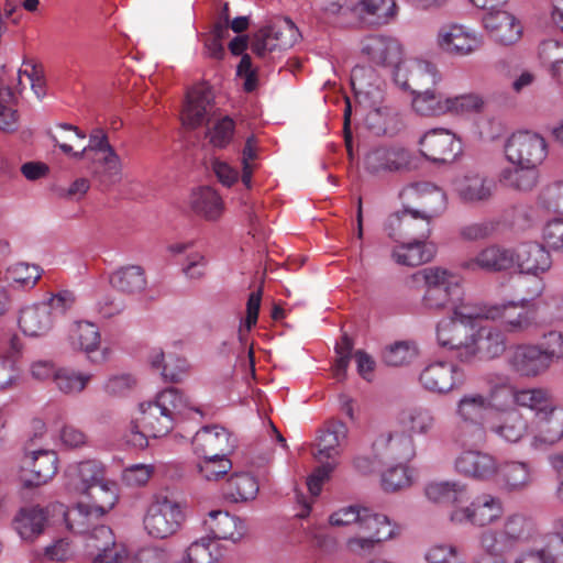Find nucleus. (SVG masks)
<instances>
[{"label": "nucleus", "instance_id": "26", "mask_svg": "<svg viewBox=\"0 0 563 563\" xmlns=\"http://www.w3.org/2000/svg\"><path fill=\"white\" fill-rule=\"evenodd\" d=\"M54 316L45 302L23 308L19 316L22 332L32 338L46 335L53 328Z\"/></svg>", "mask_w": 563, "mask_h": 563}, {"label": "nucleus", "instance_id": "15", "mask_svg": "<svg viewBox=\"0 0 563 563\" xmlns=\"http://www.w3.org/2000/svg\"><path fill=\"white\" fill-rule=\"evenodd\" d=\"M412 154L400 146L377 147L365 156V168L371 174L395 173L410 168Z\"/></svg>", "mask_w": 563, "mask_h": 563}, {"label": "nucleus", "instance_id": "14", "mask_svg": "<svg viewBox=\"0 0 563 563\" xmlns=\"http://www.w3.org/2000/svg\"><path fill=\"white\" fill-rule=\"evenodd\" d=\"M518 256L515 250L492 244L481 250L476 256L465 261L462 267L487 273L507 272L516 267Z\"/></svg>", "mask_w": 563, "mask_h": 563}, {"label": "nucleus", "instance_id": "25", "mask_svg": "<svg viewBox=\"0 0 563 563\" xmlns=\"http://www.w3.org/2000/svg\"><path fill=\"white\" fill-rule=\"evenodd\" d=\"M534 442L553 445L563 439V407L554 401L534 420Z\"/></svg>", "mask_w": 563, "mask_h": 563}, {"label": "nucleus", "instance_id": "4", "mask_svg": "<svg viewBox=\"0 0 563 563\" xmlns=\"http://www.w3.org/2000/svg\"><path fill=\"white\" fill-rule=\"evenodd\" d=\"M505 154L512 164L537 168L548 155V144L538 133L519 131L506 141Z\"/></svg>", "mask_w": 563, "mask_h": 563}, {"label": "nucleus", "instance_id": "54", "mask_svg": "<svg viewBox=\"0 0 563 563\" xmlns=\"http://www.w3.org/2000/svg\"><path fill=\"white\" fill-rule=\"evenodd\" d=\"M95 511L87 504H78L76 508L65 514L67 528L74 533L84 534L95 526Z\"/></svg>", "mask_w": 563, "mask_h": 563}, {"label": "nucleus", "instance_id": "7", "mask_svg": "<svg viewBox=\"0 0 563 563\" xmlns=\"http://www.w3.org/2000/svg\"><path fill=\"white\" fill-rule=\"evenodd\" d=\"M472 316L454 310V317L438 324L437 340L441 347L450 351L464 363V350L470 349L473 327L468 324Z\"/></svg>", "mask_w": 563, "mask_h": 563}, {"label": "nucleus", "instance_id": "48", "mask_svg": "<svg viewBox=\"0 0 563 563\" xmlns=\"http://www.w3.org/2000/svg\"><path fill=\"white\" fill-rule=\"evenodd\" d=\"M71 345L90 354L98 350L100 345V332L96 324L88 321L77 322L70 334Z\"/></svg>", "mask_w": 563, "mask_h": 563}, {"label": "nucleus", "instance_id": "58", "mask_svg": "<svg viewBox=\"0 0 563 563\" xmlns=\"http://www.w3.org/2000/svg\"><path fill=\"white\" fill-rule=\"evenodd\" d=\"M548 367L554 360L563 357V334L558 331H550L544 334L543 340L536 344Z\"/></svg>", "mask_w": 563, "mask_h": 563}, {"label": "nucleus", "instance_id": "8", "mask_svg": "<svg viewBox=\"0 0 563 563\" xmlns=\"http://www.w3.org/2000/svg\"><path fill=\"white\" fill-rule=\"evenodd\" d=\"M506 349L507 338L501 329L492 325L481 327L472 331L470 349L464 350V363L498 358Z\"/></svg>", "mask_w": 563, "mask_h": 563}, {"label": "nucleus", "instance_id": "37", "mask_svg": "<svg viewBox=\"0 0 563 563\" xmlns=\"http://www.w3.org/2000/svg\"><path fill=\"white\" fill-rule=\"evenodd\" d=\"M46 511L38 506L22 508L15 517V529L23 540L33 541L44 531Z\"/></svg>", "mask_w": 563, "mask_h": 563}, {"label": "nucleus", "instance_id": "12", "mask_svg": "<svg viewBox=\"0 0 563 563\" xmlns=\"http://www.w3.org/2000/svg\"><path fill=\"white\" fill-rule=\"evenodd\" d=\"M421 154L433 163H450L462 152L461 141L445 129L427 132L420 140Z\"/></svg>", "mask_w": 563, "mask_h": 563}, {"label": "nucleus", "instance_id": "21", "mask_svg": "<svg viewBox=\"0 0 563 563\" xmlns=\"http://www.w3.org/2000/svg\"><path fill=\"white\" fill-rule=\"evenodd\" d=\"M203 527L211 540L238 542L246 532L243 520L222 510H211L203 520Z\"/></svg>", "mask_w": 563, "mask_h": 563}, {"label": "nucleus", "instance_id": "19", "mask_svg": "<svg viewBox=\"0 0 563 563\" xmlns=\"http://www.w3.org/2000/svg\"><path fill=\"white\" fill-rule=\"evenodd\" d=\"M490 37L500 45H512L522 34V26L517 18L508 11L487 12L483 19Z\"/></svg>", "mask_w": 563, "mask_h": 563}, {"label": "nucleus", "instance_id": "39", "mask_svg": "<svg viewBox=\"0 0 563 563\" xmlns=\"http://www.w3.org/2000/svg\"><path fill=\"white\" fill-rule=\"evenodd\" d=\"M358 530L366 534L375 536L376 540H390L400 532V527L391 523L389 518L383 514L373 512L369 508H363V517Z\"/></svg>", "mask_w": 563, "mask_h": 563}, {"label": "nucleus", "instance_id": "57", "mask_svg": "<svg viewBox=\"0 0 563 563\" xmlns=\"http://www.w3.org/2000/svg\"><path fill=\"white\" fill-rule=\"evenodd\" d=\"M539 205L548 211L563 214V180L547 185L539 195Z\"/></svg>", "mask_w": 563, "mask_h": 563}, {"label": "nucleus", "instance_id": "47", "mask_svg": "<svg viewBox=\"0 0 563 563\" xmlns=\"http://www.w3.org/2000/svg\"><path fill=\"white\" fill-rule=\"evenodd\" d=\"M377 74L372 66L356 65L351 71V85L355 97L361 101L372 95L379 93Z\"/></svg>", "mask_w": 563, "mask_h": 563}, {"label": "nucleus", "instance_id": "53", "mask_svg": "<svg viewBox=\"0 0 563 563\" xmlns=\"http://www.w3.org/2000/svg\"><path fill=\"white\" fill-rule=\"evenodd\" d=\"M265 27L271 30L269 36L272 37V42L275 44V49L290 48L298 41V29L288 18L273 24H268Z\"/></svg>", "mask_w": 563, "mask_h": 563}, {"label": "nucleus", "instance_id": "45", "mask_svg": "<svg viewBox=\"0 0 563 563\" xmlns=\"http://www.w3.org/2000/svg\"><path fill=\"white\" fill-rule=\"evenodd\" d=\"M91 504H87L95 511V519L98 520L108 514L118 501L117 485L114 482L103 479L86 494Z\"/></svg>", "mask_w": 563, "mask_h": 563}, {"label": "nucleus", "instance_id": "22", "mask_svg": "<svg viewBox=\"0 0 563 563\" xmlns=\"http://www.w3.org/2000/svg\"><path fill=\"white\" fill-rule=\"evenodd\" d=\"M528 429V420L516 407L497 409L496 419L488 427L490 432L511 443L519 442L527 434Z\"/></svg>", "mask_w": 563, "mask_h": 563}, {"label": "nucleus", "instance_id": "24", "mask_svg": "<svg viewBox=\"0 0 563 563\" xmlns=\"http://www.w3.org/2000/svg\"><path fill=\"white\" fill-rule=\"evenodd\" d=\"M66 477L69 489L86 495L104 479V468L97 461L88 460L69 465Z\"/></svg>", "mask_w": 563, "mask_h": 563}, {"label": "nucleus", "instance_id": "32", "mask_svg": "<svg viewBox=\"0 0 563 563\" xmlns=\"http://www.w3.org/2000/svg\"><path fill=\"white\" fill-rule=\"evenodd\" d=\"M516 253L518 256L516 266L523 273L538 275L549 271L552 265L549 251L537 242L522 244Z\"/></svg>", "mask_w": 563, "mask_h": 563}, {"label": "nucleus", "instance_id": "3", "mask_svg": "<svg viewBox=\"0 0 563 563\" xmlns=\"http://www.w3.org/2000/svg\"><path fill=\"white\" fill-rule=\"evenodd\" d=\"M400 197L406 201L405 212L420 217L430 224L446 210L445 192L428 181L409 184L402 189Z\"/></svg>", "mask_w": 563, "mask_h": 563}, {"label": "nucleus", "instance_id": "56", "mask_svg": "<svg viewBox=\"0 0 563 563\" xmlns=\"http://www.w3.org/2000/svg\"><path fill=\"white\" fill-rule=\"evenodd\" d=\"M89 379V375L77 374L67 368H59L54 374L57 388L65 394L80 393L85 389Z\"/></svg>", "mask_w": 563, "mask_h": 563}, {"label": "nucleus", "instance_id": "23", "mask_svg": "<svg viewBox=\"0 0 563 563\" xmlns=\"http://www.w3.org/2000/svg\"><path fill=\"white\" fill-rule=\"evenodd\" d=\"M455 470L465 476L486 481L498 472L496 459L481 451H464L455 460Z\"/></svg>", "mask_w": 563, "mask_h": 563}, {"label": "nucleus", "instance_id": "46", "mask_svg": "<svg viewBox=\"0 0 563 563\" xmlns=\"http://www.w3.org/2000/svg\"><path fill=\"white\" fill-rule=\"evenodd\" d=\"M155 401L162 408V412L170 416L174 423H176L188 409L198 411V409L190 407L188 398L175 387H169L158 393L155 397Z\"/></svg>", "mask_w": 563, "mask_h": 563}, {"label": "nucleus", "instance_id": "2", "mask_svg": "<svg viewBox=\"0 0 563 563\" xmlns=\"http://www.w3.org/2000/svg\"><path fill=\"white\" fill-rule=\"evenodd\" d=\"M417 283L423 282L426 292L423 306L431 310H441L452 307L457 309L456 303L462 299V287L459 277L440 267H428L418 271L412 275Z\"/></svg>", "mask_w": 563, "mask_h": 563}, {"label": "nucleus", "instance_id": "52", "mask_svg": "<svg viewBox=\"0 0 563 563\" xmlns=\"http://www.w3.org/2000/svg\"><path fill=\"white\" fill-rule=\"evenodd\" d=\"M481 550L487 555H506L515 547L507 539L505 533L498 529L488 528L481 532L478 537Z\"/></svg>", "mask_w": 563, "mask_h": 563}, {"label": "nucleus", "instance_id": "17", "mask_svg": "<svg viewBox=\"0 0 563 563\" xmlns=\"http://www.w3.org/2000/svg\"><path fill=\"white\" fill-rule=\"evenodd\" d=\"M362 53L377 66L397 67L402 59L401 44L391 36L369 35L362 42Z\"/></svg>", "mask_w": 563, "mask_h": 563}, {"label": "nucleus", "instance_id": "28", "mask_svg": "<svg viewBox=\"0 0 563 563\" xmlns=\"http://www.w3.org/2000/svg\"><path fill=\"white\" fill-rule=\"evenodd\" d=\"M429 500L435 504L452 506L453 509L463 507L470 501L467 486L460 482H434L424 488Z\"/></svg>", "mask_w": 563, "mask_h": 563}, {"label": "nucleus", "instance_id": "35", "mask_svg": "<svg viewBox=\"0 0 563 563\" xmlns=\"http://www.w3.org/2000/svg\"><path fill=\"white\" fill-rule=\"evenodd\" d=\"M141 422L145 432L153 438L167 435L174 429V420L162 412L155 400L140 404Z\"/></svg>", "mask_w": 563, "mask_h": 563}, {"label": "nucleus", "instance_id": "27", "mask_svg": "<svg viewBox=\"0 0 563 563\" xmlns=\"http://www.w3.org/2000/svg\"><path fill=\"white\" fill-rule=\"evenodd\" d=\"M347 427L340 420L329 421L320 431L317 439L314 457L323 463V460L334 459L340 454V446L346 440Z\"/></svg>", "mask_w": 563, "mask_h": 563}, {"label": "nucleus", "instance_id": "51", "mask_svg": "<svg viewBox=\"0 0 563 563\" xmlns=\"http://www.w3.org/2000/svg\"><path fill=\"white\" fill-rule=\"evenodd\" d=\"M539 57L552 77L563 85V46L552 40L544 41L539 46Z\"/></svg>", "mask_w": 563, "mask_h": 563}, {"label": "nucleus", "instance_id": "42", "mask_svg": "<svg viewBox=\"0 0 563 563\" xmlns=\"http://www.w3.org/2000/svg\"><path fill=\"white\" fill-rule=\"evenodd\" d=\"M191 209L207 220H217L223 211V202L218 192L210 187H201L191 194Z\"/></svg>", "mask_w": 563, "mask_h": 563}, {"label": "nucleus", "instance_id": "43", "mask_svg": "<svg viewBox=\"0 0 563 563\" xmlns=\"http://www.w3.org/2000/svg\"><path fill=\"white\" fill-rule=\"evenodd\" d=\"M539 181V170L531 166L504 168L499 174V183L518 191H530Z\"/></svg>", "mask_w": 563, "mask_h": 563}, {"label": "nucleus", "instance_id": "33", "mask_svg": "<svg viewBox=\"0 0 563 563\" xmlns=\"http://www.w3.org/2000/svg\"><path fill=\"white\" fill-rule=\"evenodd\" d=\"M378 445L384 450L383 456L396 464H404L415 455V445L410 434L394 431L382 435Z\"/></svg>", "mask_w": 563, "mask_h": 563}, {"label": "nucleus", "instance_id": "62", "mask_svg": "<svg viewBox=\"0 0 563 563\" xmlns=\"http://www.w3.org/2000/svg\"><path fill=\"white\" fill-rule=\"evenodd\" d=\"M233 132L234 121L230 117H223L207 132V136L214 147L224 148L230 143Z\"/></svg>", "mask_w": 563, "mask_h": 563}, {"label": "nucleus", "instance_id": "34", "mask_svg": "<svg viewBox=\"0 0 563 563\" xmlns=\"http://www.w3.org/2000/svg\"><path fill=\"white\" fill-rule=\"evenodd\" d=\"M109 282L115 290L126 296L141 294L147 285L145 272L140 265L120 267L110 275Z\"/></svg>", "mask_w": 563, "mask_h": 563}, {"label": "nucleus", "instance_id": "18", "mask_svg": "<svg viewBox=\"0 0 563 563\" xmlns=\"http://www.w3.org/2000/svg\"><path fill=\"white\" fill-rule=\"evenodd\" d=\"M454 190L463 203L478 205L490 200L495 184L483 174L468 172L454 180Z\"/></svg>", "mask_w": 563, "mask_h": 563}, {"label": "nucleus", "instance_id": "40", "mask_svg": "<svg viewBox=\"0 0 563 563\" xmlns=\"http://www.w3.org/2000/svg\"><path fill=\"white\" fill-rule=\"evenodd\" d=\"M509 395L516 406L530 409L534 420L554 402L550 393L543 388L510 389Z\"/></svg>", "mask_w": 563, "mask_h": 563}, {"label": "nucleus", "instance_id": "10", "mask_svg": "<svg viewBox=\"0 0 563 563\" xmlns=\"http://www.w3.org/2000/svg\"><path fill=\"white\" fill-rule=\"evenodd\" d=\"M486 318L499 319L503 331L510 334H521L537 327V311L528 305L527 300L494 306L488 309Z\"/></svg>", "mask_w": 563, "mask_h": 563}, {"label": "nucleus", "instance_id": "63", "mask_svg": "<svg viewBox=\"0 0 563 563\" xmlns=\"http://www.w3.org/2000/svg\"><path fill=\"white\" fill-rule=\"evenodd\" d=\"M495 231V222L485 220L461 227L459 230V236L466 242H476L490 238Z\"/></svg>", "mask_w": 563, "mask_h": 563}, {"label": "nucleus", "instance_id": "64", "mask_svg": "<svg viewBox=\"0 0 563 563\" xmlns=\"http://www.w3.org/2000/svg\"><path fill=\"white\" fill-rule=\"evenodd\" d=\"M354 347L353 340L344 333L340 343L335 345V352L338 360L334 365V376L338 380H343L346 376V371L352 357V351Z\"/></svg>", "mask_w": 563, "mask_h": 563}, {"label": "nucleus", "instance_id": "55", "mask_svg": "<svg viewBox=\"0 0 563 563\" xmlns=\"http://www.w3.org/2000/svg\"><path fill=\"white\" fill-rule=\"evenodd\" d=\"M503 482L508 489L515 490L527 486L530 482V472L525 463L511 462L500 470Z\"/></svg>", "mask_w": 563, "mask_h": 563}, {"label": "nucleus", "instance_id": "59", "mask_svg": "<svg viewBox=\"0 0 563 563\" xmlns=\"http://www.w3.org/2000/svg\"><path fill=\"white\" fill-rule=\"evenodd\" d=\"M415 355L408 343L396 342L384 350L382 358L387 366L399 367L409 364Z\"/></svg>", "mask_w": 563, "mask_h": 563}, {"label": "nucleus", "instance_id": "50", "mask_svg": "<svg viewBox=\"0 0 563 563\" xmlns=\"http://www.w3.org/2000/svg\"><path fill=\"white\" fill-rule=\"evenodd\" d=\"M42 269L37 265L27 263H15L9 266L3 273L2 280L7 284L32 288L41 278Z\"/></svg>", "mask_w": 563, "mask_h": 563}, {"label": "nucleus", "instance_id": "41", "mask_svg": "<svg viewBox=\"0 0 563 563\" xmlns=\"http://www.w3.org/2000/svg\"><path fill=\"white\" fill-rule=\"evenodd\" d=\"M88 148L89 151L104 152L106 155L102 157L100 163L104 166L106 174L114 179L120 178L122 169L121 159L114 148L110 145L108 136L102 130L96 129L92 131Z\"/></svg>", "mask_w": 563, "mask_h": 563}, {"label": "nucleus", "instance_id": "44", "mask_svg": "<svg viewBox=\"0 0 563 563\" xmlns=\"http://www.w3.org/2000/svg\"><path fill=\"white\" fill-rule=\"evenodd\" d=\"M258 493L256 478L249 473L232 474L225 484L224 495L234 503L252 500Z\"/></svg>", "mask_w": 563, "mask_h": 563}, {"label": "nucleus", "instance_id": "38", "mask_svg": "<svg viewBox=\"0 0 563 563\" xmlns=\"http://www.w3.org/2000/svg\"><path fill=\"white\" fill-rule=\"evenodd\" d=\"M355 9L363 20L374 25L388 24L397 14L395 0H360Z\"/></svg>", "mask_w": 563, "mask_h": 563}, {"label": "nucleus", "instance_id": "29", "mask_svg": "<svg viewBox=\"0 0 563 563\" xmlns=\"http://www.w3.org/2000/svg\"><path fill=\"white\" fill-rule=\"evenodd\" d=\"M456 367L448 362H435L429 364L420 374L419 380L424 389L444 394L455 386L454 374Z\"/></svg>", "mask_w": 563, "mask_h": 563}, {"label": "nucleus", "instance_id": "61", "mask_svg": "<svg viewBox=\"0 0 563 563\" xmlns=\"http://www.w3.org/2000/svg\"><path fill=\"white\" fill-rule=\"evenodd\" d=\"M232 468V462L228 457L202 459L198 464V471L207 481H219Z\"/></svg>", "mask_w": 563, "mask_h": 563}, {"label": "nucleus", "instance_id": "11", "mask_svg": "<svg viewBox=\"0 0 563 563\" xmlns=\"http://www.w3.org/2000/svg\"><path fill=\"white\" fill-rule=\"evenodd\" d=\"M21 481L24 487H37L46 484L57 472V454L53 450H27Z\"/></svg>", "mask_w": 563, "mask_h": 563}, {"label": "nucleus", "instance_id": "49", "mask_svg": "<svg viewBox=\"0 0 563 563\" xmlns=\"http://www.w3.org/2000/svg\"><path fill=\"white\" fill-rule=\"evenodd\" d=\"M500 530L515 548L528 541L534 533L532 521L519 514L508 516Z\"/></svg>", "mask_w": 563, "mask_h": 563}, {"label": "nucleus", "instance_id": "16", "mask_svg": "<svg viewBox=\"0 0 563 563\" xmlns=\"http://www.w3.org/2000/svg\"><path fill=\"white\" fill-rule=\"evenodd\" d=\"M438 43L442 51L454 56H465L479 49L483 45L482 36L470 32L463 25L451 24L441 27Z\"/></svg>", "mask_w": 563, "mask_h": 563}, {"label": "nucleus", "instance_id": "5", "mask_svg": "<svg viewBox=\"0 0 563 563\" xmlns=\"http://www.w3.org/2000/svg\"><path fill=\"white\" fill-rule=\"evenodd\" d=\"M183 520L184 514L179 505L167 497H162L151 503L143 525L150 536L165 539L179 529Z\"/></svg>", "mask_w": 563, "mask_h": 563}, {"label": "nucleus", "instance_id": "1", "mask_svg": "<svg viewBox=\"0 0 563 563\" xmlns=\"http://www.w3.org/2000/svg\"><path fill=\"white\" fill-rule=\"evenodd\" d=\"M412 76L419 87L412 91V108L420 115L459 114L478 110L483 106L482 99L475 95L450 97L437 88H424L426 84L434 85L441 78L434 65L429 62L420 63Z\"/></svg>", "mask_w": 563, "mask_h": 563}, {"label": "nucleus", "instance_id": "60", "mask_svg": "<svg viewBox=\"0 0 563 563\" xmlns=\"http://www.w3.org/2000/svg\"><path fill=\"white\" fill-rule=\"evenodd\" d=\"M410 484L411 477L404 464H396L382 475V486L386 492H396L409 487Z\"/></svg>", "mask_w": 563, "mask_h": 563}, {"label": "nucleus", "instance_id": "31", "mask_svg": "<svg viewBox=\"0 0 563 563\" xmlns=\"http://www.w3.org/2000/svg\"><path fill=\"white\" fill-rule=\"evenodd\" d=\"M428 239H416L400 242V245L393 251V258L401 265L419 266L433 260L435 245L428 243Z\"/></svg>", "mask_w": 563, "mask_h": 563}, {"label": "nucleus", "instance_id": "36", "mask_svg": "<svg viewBox=\"0 0 563 563\" xmlns=\"http://www.w3.org/2000/svg\"><path fill=\"white\" fill-rule=\"evenodd\" d=\"M212 110L209 92L194 89L187 95V104L183 113L184 125L196 129L205 122H209Z\"/></svg>", "mask_w": 563, "mask_h": 563}, {"label": "nucleus", "instance_id": "30", "mask_svg": "<svg viewBox=\"0 0 563 563\" xmlns=\"http://www.w3.org/2000/svg\"><path fill=\"white\" fill-rule=\"evenodd\" d=\"M90 539L104 540L102 544H90V547L98 550V554L95 556L92 563H124L128 559V551L125 547L115 542L112 530L109 527H93Z\"/></svg>", "mask_w": 563, "mask_h": 563}, {"label": "nucleus", "instance_id": "13", "mask_svg": "<svg viewBox=\"0 0 563 563\" xmlns=\"http://www.w3.org/2000/svg\"><path fill=\"white\" fill-rule=\"evenodd\" d=\"M192 445L202 459L227 457L234 449V440L225 428L206 426L195 434Z\"/></svg>", "mask_w": 563, "mask_h": 563}, {"label": "nucleus", "instance_id": "20", "mask_svg": "<svg viewBox=\"0 0 563 563\" xmlns=\"http://www.w3.org/2000/svg\"><path fill=\"white\" fill-rule=\"evenodd\" d=\"M507 364L512 372L522 377H536L549 367L536 344H518L509 350Z\"/></svg>", "mask_w": 563, "mask_h": 563}, {"label": "nucleus", "instance_id": "9", "mask_svg": "<svg viewBox=\"0 0 563 563\" xmlns=\"http://www.w3.org/2000/svg\"><path fill=\"white\" fill-rule=\"evenodd\" d=\"M503 515V504L499 498L492 495H482L468 505L457 507L450 512V520L454 523H471L476 527H486L494 523Z\"/></svg>", "mask_w": 563, "mask_h": 563}, {"label": "nucleus", "instance_id": "6", "mask_svg": "<svg viewBox=\"0 0 563 563\" xmlns=\"http://www.w3.org/2000/svg\"><path fill=\"white\" fill-rule=\"evenodd\" d=\"M489 407L490 401L482 394H466L456 404L455 412L460 429L474 442H483L486 439L484 419Z\"/></svg>", "mask_w": 563, "mask_h": 563}]
</instances>
